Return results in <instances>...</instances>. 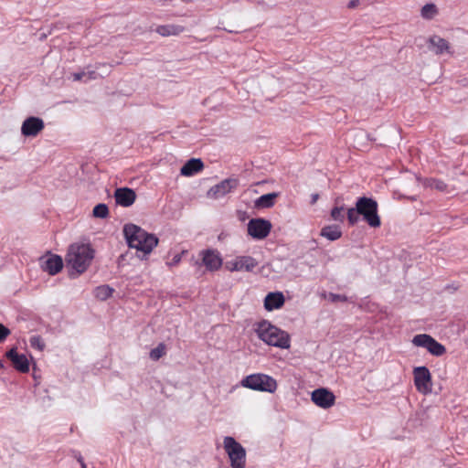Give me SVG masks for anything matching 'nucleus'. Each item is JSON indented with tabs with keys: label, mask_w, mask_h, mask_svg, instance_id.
<instances>
[{
	"label": "nucleus",
	"mask_w": 468,
	"mask_h": 468,
	"mask_svg": "<svg viewBox=\"0 0 468 468\" xmlns=\"http://www.w3.org/2000/svg\"><path fill=\"white\" fill-rule=\"evenodd\" d=\"M243 388L267 393H274L278 383L274 378L264 373H254L246 376L240 381Z\"/></svg>",
	"instance_id": "20e7f679"
},
{
	"label": "nucleus",
	"mask_w": 468,
	"mask_h": 468,
	"mask_svg": "<svg viewBox=\"0 0 468 468\" xmlns=\"http://www.w3.org/2000/svg\"><path fill=\"white\" fill-rule=\"evenodd\" d=\"M41 266L49 275H56L62 270L63 261L60 256L52 254L42 262Z\"/></svg>",
	"instance_id": "f3484780"
},
{
	"label": "nucleus",
	"mask_w": 468,
	"mask_h": 468,
	"mask_svg": "<svg viewBox=\"0 0 468 468\" xmlns=\"http://www.w3.org/2000/svg\"><path fill=\"white\" fill-rule=\"evenodd\" d=\"M437 14V6L432 3L424 5L420 10V16L424 19H432Z\"/></svg>",
	"instance_id": "393cba45"
},
{
	"label": "nucleus",
	"mask_w": 468,
	"mask_h": 468,
	"mask_svg": "<svg viewBox=\"0 0 468 468\" xmlns=\"http://www.w3.org/2000/svg\"><path fill=\"white\" fill-rule=\"evenodd\" d=\"M92 216L97 218L104 219L109 216L108 206L104 203H100L93 207Z\"/></svg>",
	"instance_id": "a878e982"
},
{
	"label": "nucleus",
	"mask_w": 468,
	"mask_h": 468,
	"mask_svg": "<svg viewBox=\"0 0 468 468\" xmlns=\"http://www.w3.org/2000/svg\"><path fill=\"white\" fill-rule=\"evenodd\" d=\"M311 399L317 407L326 410L334 406L335 396L329 389L319 388L312 392Z\"/></svg>",
	"instance_id": "9b49d317"
},
{
	"label": "nucleus",
	"mask_w": 468,
	"mask_h": 468,
	"mask_svg": "<svg viewBox=\"0 0 468 468\" xmlns=\"http://www.w3.org/2000/svg\"><path fill=\"white\" fill-rule=\"evenodd\" d=\"M256 334L261 341L269 346L282 349L290 347L291 338L289 334L267 321H262L258 324Z\"/></svg>",
	"instance_id": "7ed1b4c3"
},
{
	"label": "nucleus",
	"mask_w": 468,
	"mask_h": 468,
	"mask_svg": "<svg viewBox=\"0 0 468 468\" xmlns=\"http://www.w3.org/2000/svg\"><path fill=\"white\" fill-rule=\"evenodd\" d=\"M113 289L109 285H100L94 290V296L101 300L105 301L112 295Z\"/></svg>",
	"instance_id": "b1692460"
},
{
	"label": "nucleus",
	"mask_w": 468,
	"mask_h": 468,
	"mask_svg": "<svg viewBox=\"0 0 468 468\" xmlns=\"http://www.w3.org/2000/svg\"><path fill=\"white\" fill-rule=\"evenodd\" d=\"M284 300L281 292H269L264 299V307L268 311L279 309L283 305Z\"/></svg>",
	"instance_id": "a211bd4d"
},
{
	"label": "nucleus",
	"mask_w": 468,
	"mask_h": 468,
	"mask_svg": "<svg viewBox=\"0 0 468 468\" xmlns=\"http://www.w3.org/2000/svg\"><path fill=\"white\" fill-rule=\"evenodd\" d=\"M278 197L277 193H268L261 196L256 201L255 205L259 207L268 208L273 206L274 199Z\"/></svg>",
	"instance_id": "5701e85b"
},
{
	"label": "nucleus",
	"mask_w": 468,
	"mask_h": 468,
	"mask_svg": "<svg viewBox=\"0 0 468 468\" xmlns=\"http://www.w3.org/2000/svg\"><path fill=\"white\" fill-rule=\"evenodd\" d=\"M183 27L176 25H162L158 26L155 29L162 37L176 36L183 32Z\"/></svg>",
	"instance_id": "4be33fe9"
},
{
	"label": "nucleus",
	"mask_w": 468,
	"mask_h": 468,
	"mask_svg": "<svg viewBox=\"0 0 468 468\" xmlns=\"http://www.w3.org/2000/svg\"><path fill=\"white\" fill-rule=\"evenodd\" d=\"M238 186V181L233 178H228L222 180L220 183L212 186L208 192L207 196L212 198H220L230 193L233 189Z\"/></svg>",
	"instance_id": "ddd939ff"
},
{
	"label": "nucleus",
	"mask_w": 468,
	"mask_h": 468,
	"mask_svg": "<svg viewBox=\"0 0 468 468\" xmlns=\"http://www.w3.org/2000/svg\"><path fill=\"white\" fill-rule=\"evenodd\" d=\"M10 333V330L0 323V343L4 342Z\"/></svg>",
	"instance_id": "72a5a7b5"
},
{
	"label": "nucleus",
	"mask_w": 468,
	"mask_h": 468,
	"mask_svg": "<svg viewBox=\"0 0 468 468\" xmlns=\"http://www.w3.org/2000/svg\"><path fill=\"white\" fill-rule=\"evenodd\" d=\"M359 0H350L347 4L348 8H355L359 5Z\"/></svg>",
	"instance_id": "c9c22d12"
},
{
	"label": "nucleus",
	"mask_w": 468,
	"mask_h": 468,
	"mask_svg": "<svg viewBox=\"0 0 468 468\" xmlns=\"http://www.w3.org/2000/svg\"><path fill=\"white\" fill-rule=\"evenodd\" d=\"M6 357L12 361L14 367L22 372L29 371V361L26 355L18 354L16 348H12L6 353Z\"/></svg>",
	"instance_id": "dca6fc26"
},
{
	"label": "nucleus",
	"mask_w": 468,
	"mask_h": 468,
	"mask_svg": "<svg viewBox=\"0 0 468 468\" xmlns=\"http://www.w3.org/2000/svg\"><path fill=\"white\" fill-rule=\"evenodd\" d=\"M44 122L38 117L27 118L21 126V133L27 137H35L44 129Z\"/></svg>",
	"instance_id": "4468645a"
},
{
	"label": "nucleus",
	"mask_w": 468,
	"mask_h": 468,
	"mask_svg": "<svg viewBox=\"0 0 468 468\" xmlns=\"http://www.w3.org/2000/svg\"><path fill=\"white\" fill-rule=\"evenodd\" d=\"M30 346L38 351H42L45 348V343L40 335H32L29 338Z\"/></svg>",
	"instance_id": "c756f323"
},
{
	"label": "nucleus",
	"mask_w": 468,
	"mask_h": 468,
	"mask_svg": "<svg viewBox=\"0 0 468 468\" xmlns=\"http://www.w3.org/2000/svg\"><path fill=\"white\" fill-rule=\"evenodd\" d=\"M346 217L349 225L354 226L359 221V213L356 207L348 208L346 211Z\"/></svg>",
	"instance_id": "c85d7f7f"
},
{
	"label": "nucleus",
	"mask_w": 468,
	"mask_h": 468,
	"mask_svg": "<svg viewBox=\"0 0 468 468\" xmlns=\"http://www.w3.org/2000/svg\"><path fill=\"white\" fill-rule=\"evenodd\" d=\"M331 218L335 221L344 222L345 220V208L343 206L341 207H334L331 210Z\"/></svg>",
	"instance_id": "cd10ccee"
},
{
	"label": "nucleus",
	"mask_w": 468,
	"mask_h": 468,
	"mask_svg": "<svg viewBox=\"0 0 468 468\" xmlns=\"http://www.w3.org/2000/svg\"><path fill=\"white\" fill-rule=\"evenodd\" d=\"M321 236L330 241H335L341 238L342 231L336 225L325 226L321 229Z\"/></svg>",
	"instance_id": "412c9836"
},
{
	"label": "nucleus",
	"mask_w": 468,
	"mask_h": 468,
	"mask_svg": "<svg viewBox=\"0 0 468 468\" xmlns=\"http://www.w3.org/2000/svg\"><path fill=\"white\" fill-rule=\"evenodd\" d=\"M411 342L413 346L423 347L435 356H441L446 352V348L443 345L427 334H419L414 335Z\"/></svg>",
	"instance_id": "0eeeda50"
},
{
	"label": "nucleus",
	"mask_w": 468,
	"mask_h": 468,
	"mask_svg": "<svg viewBox=\"0 0 468 468\" xmlns=\"http://www.w3.org/2000/svg\"><path fill=\"white\" fill-rule=\"evenodd\" d=\"M414 385L416 389L422 394H429L432 390L431 374L425 366L413 369Z\"/></svg>",
	"instance_id": "6e6552de"
},
{
	"label": "nucleus",
	"mask_w": 468,
	"mask_h": 468,
	"mask_svg": "<svg viewBox=\"0 0 468 468\" xmlns=\"http://www.w3.org/2000/svg\"><path fill=\"white\" fill-rule=\"evenodd\" d=\"M71 77H72V80L74 81H80V80L87 81L89 80L95 79L96 78V72L95 71H84V70H82V71L72 73Z\"/></svg>",
	"instance_id": "bb28decb"
},
{
	"label": "nucleus",
	"mask_w": 468,
	"mask_h": 468,
	"mask_svg": "<svg viewBox=\"0 0 468 468\" xmlns=\"http://www.w3.org/2000/svg\"><path fill=\"white\" fill-rule=\"evenodd\" d=\"M123 236L128 247L142 252L144 256L149 255L158 244L155 235L133 223L124 225Z\"/></svg>",
	"instance_id": "f257e3e1"
},
{
	"label": "nucleus",
	"mask_w": 468,
	"mask_h": 468,
	"mask_svg": "<svg viewBox=\"0 0 468 468\" xmlns=\"http://www.w3.org/2000/svg\"><path fill=\"white\" fill-rule=\"evenodd\" d=\"M271 224L263 218H252L248 223V233L255 239H263L271 232Z\"/></svg>",
	"instance_id": "1a4fd4ad"
},
{
	"label": "nucleus",
	"mask_w": 468,
	"mask_h": 468,
	"mask_svg": "<svg viewBox=\"0 0 468 468\" xmlns=\"http://www.w3.org/2000/svg\"><path fill=\"white\" fill-rule=\"evenodd\" d=\"M329 301L335 303V302H346L347 300V297L343 294H337V293H329L328 295Z\"/></svg>",
	"instance_id": "473e14b6"
},
{
	"label": "nucleus",
	"mask_w": 468,
	"mask_h": 468,
	"mask_svg": "<svg viewBox=\"0 0 468 468\" xmlns=\"http://www.w3.org/2000/svg\"><path fill=\"white\" fill-rule=\"evenodd\" d=\"M4 367V365L3 363L0 361V369H2Z\"/></svg>",
	"instance_id": "a19ab883"
},
{
	"label": "nucleus",
	"mask_w": 468,
	"mask_h": 468,
	"mask_svg": "<svg viewBox=\"0 0 468 468\" xmlns=\"http://www.w3.org/2000/svg\"><path fill=\"white\" fill-rule=\"evenodd\" d=\"M114 198L117 205L128 207L134 203L136 194L129 187H121L115 190Z\"/></svg>",
	"instance_id": "2eb2a0df"
},
{
	"label": "nucleus",
	"mask_w": 468,
	"mask_h": 468,
	"mask_svg": "<svg viewBox=\"0 0 468 468\" xmlns=\"http://www.w3.org/2000/svg\"><path fill=\"white\" fill-rule=\"evenodd\" d=\"M433 186L436 188V189H439V190H443L444 187H445V184L442 182V181H434V185Z\"/></svg>",
	"instance_id": "f704fd0d"
},
{
	"label": "nucleus",
	"mask_w": 468,
	"mask_h": 468,
	"mask_svg": "<svg viewBox=\"0 0 468 468\" xmlns=\"http://www.w3.org/2000/svg\"><path fill=\"white\" fill-rule=\"evenodd\" d=\"M185 253V251H182L181 253H176L173 256L172 260L166 262V265L170 268L176 266L180 263L182 261V254Z\"/></svg>",
	"instance_id": "2f4dec72"
},
{
	"label": "nucleus",
	"mask_w": 468,
	"mask_h": 468,
	"mask_svg": "<svg viewBox=\"0 0 468 468\" xmlns=\"http://www.w3.org/2000/svg\"><path fill=\"white\" fill-rule=\"evenodd\" d=\"M204 164L199 158H191L180 169V174L184 176H192L200 172Z\"/></svg>",
	"instance_id": "6ab92c4d"
},
{
	"label": "nucleus",
	"mask_w": 468,
	"mask_h": 468,
	"mask_svg": "<svg viewBox=\"0 0 468 468\" xmlns=\"http://www.w3.org/2000/svg\"><path fill=\"white\" fill-rule=\"evenodd\" d=\"M318 198H319V195L318 194H316V193L312 194L311 195V204H313V205L315 204L316 201L318 200Z\"/></svg>",
	"instance_id": "4c0bfd02"
},
{
	"label": "nucleus",
	"mask_w": 468,
	"mask_h": 468,
	"mask_svg": "<svg viewBox=\"0 0 468 468\" xmlns=\"http://www.w3.org/2000/svg\"><path fill=\"white\" fill-rule=\"evenodd\" d=\"M223 448L227 453L231 468L246 467V450L231 436L223 439Z\"/></svg>",
	"instance_id": "423d86ee"
},
{
	"label": "nucleus",
	"mask_w": 468,
	"mask_h": 468,
	"mask_svg": "<svg viewBox=\"0 0 468 468\" xmlns=\"http://www.w3.org/2000/svg\"><path fill=\"white\" fill-rule=\"evenodd\" d=\"M257 266L258 261L250 256H238L225 264L226 269L231 272L252 271Z\"/></svg>",
	"instance_id": "9d476101"
},
{
	"label": "nucleus",
	"mask_w": 468,
	"mask_h": 468,
	"mask_svg": "<svg viewBox=\"0 0 468 468\" xmlns=\"http://www.w3.org/2000/svg\"><path fill=\"white\" fill-rule=\"evenodd\" d=\"M429 43H430L433 52L437 55H441L445 52L450 51L449 42L446 39H444L439 36L431 37Z\"/></svg>",
	"instance_id": "aec40b11"
},
{
	"label": "nucleus",
	"mask_w": 468,
	"mask_h": 468,
	"mask_svg": "<svg viewBox=\"0 0 468 468\" xmlns=\"http://www.w3.org/2000/svg\"><path fill=\"white\" fill-rule=\"evenodd\" d=\"M356 207L362 216L363 219L371 228H378L381 225L380 217L378 216V202L372 197H361L356 199Z\"/></svg>",
	"instance_id": "39448f33"
},
{
	"label": "nucleus",
	"mask_w": 468,
	"mask_h": 468,
	"mask_svg": "<svg viewBox=\"0 0 468 468\" xmlns=\"http://www.w3.org/2000/svg\"><path fill=\"white\" fill-rule=\"evenodd\" d=\"M165 346L164 344H159L155 348L150 351V358L156 361L165 355Z\"/></svg>",
	"instance_id": "7c9ffc66"
},
{
	"label": "nucleus",
	"mask_w": 468,
	"mask_h": 468,
	"mask_svg": "<svg viewBox=\"0 0 468 468\" xmlns=\"http://www.w3.org/2000/svg\"><path fill=\"white\" fill-rule=\"evenodd\" d=\"M202 263L209 271H216L222 266L223 260L220 253L214 249L204 250L200 252Z\"/></svg>",
	"instance_id": "f8f14e48"
},
{
	"label": "nucleus",
	"mask_w": 468,
	"mask_h": 468,
	"mask_svg": "<svg viewBox=\"0 0 468 468\" xmlns=\"http://www.w3.org/2000/svg\"><path fill=\"white\" fill-rule=\"evenodd\" d=\"M163 5H166L168 4L169 2H171L172 0H159Z\"/></svg>",
	"instance_id": "58836bf2"
},
{
	"label": "nucleus",
	"mask_w": 468,
	"mask_h": 468,
	"mask_svg": "<svg viewBox=\"0 0 468 468\" xmlns=\"http://www.w3.org/2000/svg\"><path fill=\"white\" fill-rule=\"evenodd\" d=\"M94 258V250L89 244L75 243L69 246L67 264L78 274L83 273Z\"/></svg>",
	"instance_id": "f03ea898"
},
{
	"label": "nucleus",
	"mask_w": 468,
	"mask_h": 468,
	"mask_svg": "<svg viewBox=\"0 0 468 468\" xmlns=\"http://www.w3.org/2000/svg\"><path fill=\"white\" fill-rule=\"evenodd\" d=\"M75 458H76L77 462H78L80 465H81V464H83V463H84V459H83L82 455H81L80 452H78V453L75 455Z\"/></svg>",
	"instance_id": "e433bc0d"
},
{
	"label": "nucleus",
	"mask_w": 468,
	"mask_h": 468,
	"mask_svg": "<svg viewBox=\"0 0 468 468\" xmlns=\"http://www.w3.org/2000/svg\"><path fill=\"white\" fill-rule=\"evenodd\" d=\"M80 466H81V468H87V464L85 463V462Z\"/></svg>",
	"instance_id": "ea45409f"
}]
</instances>
